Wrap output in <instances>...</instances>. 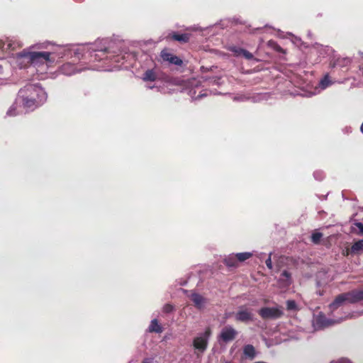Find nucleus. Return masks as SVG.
Wrapping results in <instances>:
<instances>
[{
    "mask_svg": "<svg viewBox=\"0 0 363 363\" xmlns=\"http://www.w3.org/2000/svg\"><path fill=\"white\" fill-rule=\"evenodd\" d=\"M355 225L358 228L359 234L363 235V223L359 222L355 223Z\"/></svg>",
    "mask_w": 363,
    "mask_h": 363,
    "instance_id": "obj_26",
    "label": "nucleus"
},
{
    "mask_svg": "<svg viewBox=\"0 0 363 363\" xmlns=\"http://www.w3.org/2000/svg\"><path fill=\"white\" fill-rule=\"evenodd\" d=\"M167 38L172 40L179 41L182 43H186L189 42L190 39V34L172 33L167 36Z\"/></svg>",
    "mask_w": 363,
    "mask_h": 363,
    "instance_id": "obj_10",
    "label": "nucleus"
},
{
    "mask_svg": "<svg viewBox=\"0 0 363 363\" xmlns=\"http://www.w3.org/2000/svg\"><path fill=\"white\" fill-rule=\"evenodd\" d=\"M320 84L323 87H327L329 86L331 83L330 81V77L328 74H326L320 81Z\"/></svg>",
    "mask_w": 363,
    "mask_h": 363,
    "instance_id": "obj_21",
    "label": "nucleus"
},
{
    "mask_svg": "<svg viewBox=\"0 0 363 363\" xmlns=\"http://www.w3.org/2000/svg\"><path fill=\"white\" fill-rule=\"evenodd\" d=\"M243 354L246 357L253 359L256 355L255 349L252 345H247L243 347Z\"/></svg>",
    "mask_w": 363,
    "mask_h": 363,
    "instance_id": "obj_13",
    "label": "nucleus"
},
{
    "mask_svg": "<svg viewBox=\"0 0 363 363\" xmlns=\"http://www.w3.org/2000/svg\"><path fill=\"white\" fill-rule=\"evenodd\" d=\"M212 333L211 329L208 327L206 328L203 333L201 335L196 337L193 340V346L195 350L203 353L207 349L208 339Z\"/></svg>",
    "mask_w": 363,
    "mask_h": 363,
    "instance_id": "obj_4",
    "label": "nucleus"
},
{
    "mask_svg": "<svg viewBox=\"0 0 363 363\" xmlns=\"http://www.w3.org/2000/svg\"><path fill=\"white\" fill-rule=\"evenodd\" d=\"M191 299L193 301L195 307L199 310L203 309L206 303V299L201 295L196 293L191 294Z\"/></svg>",
    "mask_w": 363,
    "mask_h": 363,
    "instance_id": "obj_11",
    "label": "nucleus"
},
{
    "mask_svg": "<svg viewBox=\"0 0 363 363\" xmlns=\"http://www.w3.org/2000/svg\"><path fill=\"white\" fill-rule=\"evenodd\" d=\"M150 333H161L163 331L162 327L159 324L157 319H153L148 327Z\"/></svg>",
    "mask_w": 363,
    "mask_h": 363,
    "instance_id": "obj_12",
    "label": "nucleus"
},
{
    "mask_svg": "<svg viewBox=\"0 0 363 363\" xmlns=\"http://www.w3.org/2000/svg\"><path fill=\"white\" fill-rule=\"evenodd\" d=\"M18 96L24 107L33 109L43 104L47 99L45 90L37 85L28 84L21 89Z\"/></svg>",
    "mask_w": 363,
    "mask_h": 363,
    "instance_id": "obj_1",
    "label": "nucleus"
},
{
    "mask_svg": "<svg viewBox=\"0 0 363 363\" xmlns=\"http://www.w3.org/2000/svg\"><path fill=\"white\" fill-rule=\"evenodd\" d=\"M235 256L238 261L242 262L250 258L252 254L251 252H240L235 254Z\"/></svg>",
    "mask_w": 363,
    "mask_h": 363,
    "instance_id": "obj_17",
    "label": "nucleus"
},
{
    "mask_svg": "<svg viewBox=\"0 0 363 363\" xmlns=\"http://www.w3.org/2000/svg\"><path fill=\"white\" fill-rule=\"evenodd\" d=\"M322 237H323V233H319V232L313 233L311 235V241L314 244H318L320 242Z\"/></svg>",
    "mask_w": 363,
    "mask_h": 363,
    "instance_id": "obj_18",
    "label": "nucleus"
},
{
    "mask_svg": "<svg viewBox=\"0 0 363 363\" xmlns=\"http://www.w3.org/2000/svg\"><path fill=\"white\" fill-rule=\"evenodd\" d=\"M361 131H362V133H363V122H362V125H361Z\"/></svg>",
    "mask_w": 363,
    "mask_h": 363,
    "instance_id": "obj_29",
    "label": "nucleus"
},
{
    "mask_svg": "<svg viewBox=\"0 0 363 363\" xmlns=\"http://www.w3.org/2000/svg\"><path fill=\"white\" fill-rule=\"evenodd\" d=\"M160 56L164 61H167L170 64L175 65L177 66H182L183 64V61L182 59H180L177 55H174L167 52L166 50H162Z\"/></svg>",
    "mask_w": 363,
    "mask_h": 363,
    "instance_id": "obj_8",
    "label": "nucleus"
},
{
    "mask_svg": "<svg viewBox=\"0 0 363 363\" xmlns=\"http://www.w3.org/2000/svg\"><path fill=\"white\" fill-rule=\"evenodd\" d=\"M265 264H266L267 267L269 269H272V259H271V253L269 254V257L266 259Z\"/></svg>",
    "mask_w": 363,
    "mask_h": 363,
    "instance_id": "obj_25",
    "label": "nucleus"
},
{
    "mask_svg": "<svg viewBox=\"0 0 363 363\" xmlns=\"http://www.w3.org/2000/svg\"><path fill=\"white\" fill-rule=\"evenodd\" d=\"M4 45H5L4 42L2 40H0V50H3Z\"/></svg>",
    "mask_w": 363,
    "mask_h": 363,
    "instance_id": "obj_28",
    "label": "nucleus"
},
{
    "mask_svg": "<svg viewBox=\"0 0 363 363\" xmlns=\"http://www.w3.org/2000/svg\"><path fill=\"white\" fill-rule=\"evenodd\" d=\"M174 307L173 305L167 303L163 306L162 311L165 313H169L172 312L174 311Z\"/></svg>",
    "mask_w": 363,
    "mask_h": 363,
    "instance_id": "obj_22",
    "label": "nucleus"
},
{
    "mask_svg": "<svg viewBox=\"0 0 363 363\" xmlns=\"http://www.w3.org/2000/svg\"><path fill=\"white\" fill-rule=\"evenodd\" d=\"M143 363H150V362H147V361H143Z\"/></svg>",
    "mask_w": 363,
    "mask_h": 363,
    "instance_id": "obj_30",
    "label": "nucleus"
},
{
    "mask_svg": "<svg viewBox=\"0 0 363 363\" xmlns=\"http://www.w3.org/2000/svg\"><path fill=\"white\" fill-rule=\"evenodd\" d=\"M238 335V331L232 326H225L219 335V340L223 342H228L235 339Z\"/></svg>",
    "mask_w": 363,
    "mask_h": 363,
    "instance_id": "obj_6",
    "label": "nucleus"
},
{
    "mask_svg": "<svg viewBox=\"0 0 363 363\" xmlns=\"http://www.w3.org/2000/svg\"><path fill=\"white\" fill-rule=\"evenodd\" d=\"M235 320L242 323H248L253 320V313L251 309L245 306L240 307L235 313Z\"/></svg>",
    "mask_w": 363,
    "mask_h": 363,
    "instance_id": "obj_7",
    "label": "nucleus"
},
{
    "mask_svg": "<svg viewBox=\"0 0 363 363\" xmlns=\"http://www.w3.org/2000/svg\"><path fill=\"white\" fill-rule=\"evenodd\" d=\"M225 363H230V362H225Z\"/></svg>",
    "mask_w": 363,
    "mask_h": 363,
    "instance_id": "obj_31",
    "label": "nucleus"
},
{
    "mask_svg": "<svg viewBox=\"0 0 363 363\" xmlns=\"http://www.w3.org/2000/svg\"><path fill=\"white\" fill-rule=\"evenodd\" d=\"M363 252V239L354 242L350 248L346 249V256L359 255Z\"/></svg>",
    "mask_w": 363,
    "mask_h": 363,
    "instance_id": "obj_9",
    "label": "nucleus"
},
{
    "mask_svg": "<svg viewBox=\"0 0 363 363\" xmlns=\"http://www.w3.org/2000/svg\"><path fill=\"white\" fill-rule=\"evenodd\" d=\"M143 79L145 82H155L157 79V74L153 69H147L144 73Z\"/></svg>",
    "mask_w": 363,
    "mask_h": 363,
    "instance_id": "obj_16",
    "label": "nucleus"
},
{
    "mask_svg": "<svg viewBox=\"0 0 363 363\" xmlns=\"http://www.w3.org/2000/svg\"><path fill=\"white\" fill-rule=\"evenodd\" d=\"M224 263L226 266L230 267H236L238 266V261L235 256V254H232L228 256L224 259Z\"/></svg>",
    "mask_w": 363,
    "mask_h": 363,
    "instance_id": "obj_14",
    "label": "nucleus"
},
{
    "mask_svg": "<svg viewBox=\"0 0 363 363\" xmlns=\"http://www.w3.org/2000/svg\"><path fill=\"white\" fill-rule=\"evenodd\" d=\"M286 309L288 311H296L298 309L296 303L294 300L286 301Z\"/></svg>",
    "mask_w": 363,
    "mask_h": 363,
    "instance_id": "obj_19",
    "label": "nucleus"
},
{
    "mask_svg": "<svg viewBox=\"0 0 363 363\" xmlns=\"http://www.w3.org/2000/svg\"><path fill=\"white\" fill-rule=\"evenodd\" d=\"M16 114V108L15 106H11L7 111V115L9 116H13Z\"/></svg>",
    "mask_w": 363,
    "mask_h": 363,
    "instance_id": "obj_24",
    "label": "nucleus"
},
{
    "mask_svg": "<svg viewBox=\"0 0 363 363\" xmlns=\"http://www.w3.org/2000/svg\"><path fill=\"white\" fill-rule=\"evenodd\" d=\"M281 275L286 278H289L291 277V274L286 270L282 272Z\"/></svg>",
    "mask_w": 363,
    "mask_h": 363,
    "instance_id": "obj_27",
    "label": "nucleus"
},
{
    "mask_svg": "<svg viewBox=\"0 0 363 363\" xmlns=\"http://www.w3.org/2000/svg\"><path fill=\"white\" fill-rule=\"evenodd\" d=\"M262 319H277L281 318L284 313L279 308L263 307L258 311Z\"/></svg>",
    "mask_w": 363,
    "mask_h": 363,
    "instance_id": "obj_5",
    "label": "nucleus"
},
{
    "mask_svg": "<svg viewBox=\"0 0 363 363\" xmlns=\"http://www.w3.org/2000/svg\"><path fill=\"white\" fill-rule=\"evenodd\" d=\"M242 56H243L247 60H252L254 57L253 55L251 52L245 49L243 50Z\"/></svg>",
    "mask_w": 363,
    "mask_h": 363,
    "instance_id": "obj_23",
    "label": "nucleus"
},
{
    "mask_svg": "<svg viewBox=\"0 0 363 363\" xmlns=\"http://www.w3.org/2000/svg\"><path fill=\"white\" fill-rule=\"evenodd\" d=\"M362 301H363V289H354L337 295L329 305V308L333 311L345 302L353 304Z\"/></svg>",
    "mask_w": 363,
    "mask_h": 363,
    "instance_id": "obj_2",
    "label": "nucleus"
},
{
    "mask_svg": "<svg viewBox=\"0 0 363 363\" xmlns=\"http://www.w3.org/2000/svg\"><path fill=\"white\" fill-rule=\"evenodd\" d=\"M26 57L34 66L45 64L49 67L55 62V58L51 57V53L48 52H30Z\"/></svg>",
    "mask_w": 363,
    "mask_h": 363,
    "instance_id": "obj_3",
    "label": "nucleus"
},
{
    "mask_svg": "<svg viewBox=\"0 0 363 363\" xmlns=\"http://www.w3.org/2000/svg\"><path fill=\"white\" fill-rule=\"evenodd\" d=\"M62 72L67 75H71L75 72V66L71 63H65L61 67Z\"/></svg>",
    "mask_w": 363,
    "mask_h": 363,
    "instance_id": "obj_15",
    "label": "nucleus"
},
{
    "mask_svg": "<svg viewBox=\"0 0 363 363\" xmlns=\"http://www.w3.org/2000/svg\"><path fill=\"white\" fill-rule=\"evenodd\" d=\"M243 48H238V47H236V46H233V47H231L230 48V50L233 52V54L238 57V56H241L242 55V53L243 52Z\"/></svg>",
    "mask_w": 363,
    "mask_h": 363,
    "instance_id": "obj_20",
    "label": "nucleus"
}]
</instances>
